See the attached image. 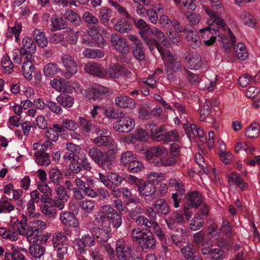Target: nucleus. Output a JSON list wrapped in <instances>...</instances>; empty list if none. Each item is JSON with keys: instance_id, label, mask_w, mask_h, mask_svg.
<instances>
[{"instance_id": "5fc2aeb1", "label": "nucleus", "mask_w": 260, "mask_h": 260, "mask_svg": "<svg viewBox=\"0 0 260 260\" xmlns=\"http://www.w3.org/2000/svg\"><path fill=\"white\" fill-rule=\"evenodd\" d=\"M49 176L50 180L54 184L59 185L61 177V173L60 170L57 168H53L50 170Z\"/></svg>"}, {"instance_id": "f8f14e48", "label": "nucleus", "mask_w": 260, "mask_h": 260, "mask_svg": "<svg viewBox=\"0 0 260 260\" xmlns=\"http://www.w3.org/2000/svg\"><path fill=\"white\" fill-rule=\"evenodd\" d=\"M88 28V35L96 42L99 47L103 46L105 41L102 34L106 32V30L98 24Z\"/></svg>"}, {"instance_id": "6e6d98bb", "label": "nucleus", "mask_w": 260, "mask_h": 260, "mask_svg": "<svg viewBox=\"0 0 260 260\" xmlns=\"http://www.w3.org/2000/svg\"><path fill=\"white\" fill-rule=\"evenodd\" d=\"M204 223L203 218L198 213L194 215L190 223V229L193 231H197L202 227Z\"/></svg>"}, {"instance_id": "2f4dec72", "label": "nucleus", "mask_w": 260, "mask_h": 260, "mask_svg": "<svg viewBox=\"0 0 260 260\" xmlns=\"http://www.w3.org/2000/svg\"><path fill=\"white\" fill-rule=\"evenodd\" d=\"M152 163L157 167L171 166L176 163V159L171 156H163L161 158L156 157L153 158Z\"/></svg>"}, {"instance_id": "864d4df0", "label": "nucleus", "mask_w": 260, "mask_h": 260, "mask_svg": "<svg viewBox=\"0 0 260 260\" xmlns=\"http://www.w3.org/2000/svg\"><path fill=\"white\" fill-rule=\"evenodd\" d=\"M148 133L145 130L139 129L135 132L133 136L131 137L130 142H134V140L144 141L148 139Z\"/></svg>"}, {"instance_id": "20e7f679", "label": "nucleus", "mask_w": 260, "mask_h": 260, "mask_svg": "<svg viewBox=\"0 0 260 260\" xmlns=\"http://www.w3.org/2000/svg\"><path fill=\"white\" fill-rule=\"evenodd\" d=\"M47 228L46 223L39 219H32L28 225V236L27 240L30 243L38 242L41 234Z\"/></svg>"}, {"instance_id": "4468645a", "label": "nucleus", "mask_w": 260, "mask_h": 260, "mask_svg": "<svg viewBox=\"0 0 260 260\" xmlns=\"http://www.w3.org/2000/svg\"><path fill=\"white\" fill-rule=\"evenodd\" d=\"M100 181L103 183L106 187L110 186V183L119 186L121 184L122 178L117 174L113 172H108L105 176L102 173H99Z\"/></svg>"}, {"instance_id": "052dcab7", "label": "nucleus", "mask_w": 260, "mask_h": 260, "mask_svg": "<svg viewBox=\"0 0 260 260\" xmlns=\"http://www.w3.org/2000/svg\"><path fill=\"white\" fill-rule=\"evenodd\" d=\"M241 150H244L248 153H252L255 150V148L246 142L241 143L239 142L237 143L235 146V151L236 152L238 153Z\"/></svg>"}, {"instance_id": "c9c22d12", "label": "nucleus", "mask_w": 260, "mask_h": 260, "mask_svg": "<svg viewBox=\"0 0 260 260\" xmlns=\"http://www.w3.org/2000/svg\"><path fill=\"white\" fill-rule=\"evenodd\" d=\"M154 208L158 214L166 215L170 211L169 206L164 199L157 200L154 204Z\"/></svg>"}, {"instance_id": "dca6fc26", "label": "nucleus", "mask_w": 260, "mask_h": 260, "mask_svg": "<svg viewBox=\"0 0 260 260\" xmlns=\"http://www.w3.org/2000/svg\"><path fill=\"white\" fill-rule=\"evenodd\" d=\"M23 218L19 220L15 217H13L10 222V225L14 230H17L20 235L28 236V228L27 223V219L24 215L22 216Z\"/></svg>"}, {"instance_id": "6ab92c4d", "label": "nucleus", "mask_w": 260, "mask_h": 260, "mask_svg": "<svg viewBox=\"0 0 260 260\" xmlns=\"http://www.w3.org/2000/svg\"><path fill=\"white\" fill-rule=\"evenodd\" d=\"M22 46L20 49L21 55L31 54L35 52L36 46L30 37L27 36L24 37L22 41Z\"/></svg>"}, {"instance_id": "8fccbe9b", "label": "nucleus", "mask_w": 260, "mask_h": 260, "mask_svg": "<svg viewBox=\"0 0 260 260\" xmlns=\"http://www.w3.org/2000/svg\"><path fill=\"white\" fill-rule=\"evenodd\" d=\"M235 50L237 57L241 60H245L248 57V53L245 46L242 43H238L235 46Z\"/></svg>"}, {"instance_id": "49530a36", "label": "nucleus", "mask_w": 260, "mask_h": 260, "mask_svg": "<svg viewBox=\"0 0 260 260\" xmlns=\"http://www.w3.org/2000/svg\"><path fill=\"white\" fill-rule=\"evenodd\" d=\"M187 41L190 47L193 48L198 47L201 44V41L197 32L190 31L188 33Z\"/></svg>"}, {"instance_id": "f704fd0d", "label": "nucleus", "mask_w": 260, "mask_h": 260, "mask_svg": "<svg viewBox=\"0 0 260 260\" xmlns=\"http://www.w3.org/2000/svg\"><path fill=\"white\" fill-rule=\"evenodd\" d=\"M146 179L149 182L155 185V184L165 180L166 177L165 174L162 173L150 172L147 175Z\"/></svg>"}, {"instance_id": "37998d69", "label": "nucleus", "mask_w": 260, "mask_h": 260, "mask_svg": "<svg viewBox=\"0 0 260 260\" xmlns=\"http://www.w3.org/2000/svg\"><path fill=\"white\" fill-rule=\"evenodd\" d=\"M1 64L6 74H12L14 72L13 64L8 54L3 55Z\"/></svg>"}, {"instance_id": "1a4fd4ad", "label": "nucleus", "mask_w": 260, "mask_h": 260, "mask_svg": "<svg viewBox=\"0 0 260 260\" xmlns=\"http://www.w3.org/2000/svg\"><path fill=\"white\" fill-rule=\"evenodd\" d=\"M55 191L56 196L54 199L52 198V201L50 203H52V205L59 210H62L64 207L65 203L69 199V195L62 186L55 187Z\"/></svg>"}, {"instance_id": "680f3d73", "label": "nucleus", "mask_w": 260, "mask_h": 260, "mask_svg": "<svg viewBox=\"0 0 260 260\" xmlns=\"http://www.w3.org/2000/svg\"><path fill=\"white\" fill-rule=\"evenodd\" d=\"M79 206L85 212L89 213L94 209L95 202L92 200H85L80 203Z\"/></svg>"}, {"instance_id": "0e129e2a", "label": "nucleus", "mask_w": 260, "mask_h": 260, "mask_svg": "<svg viewBox=\"0 0 260 260\" xmlns=\"http://www.w3.org/2000/svg\"><path fill=\"white\" fill-rule=\"evenodd\" d=\"M185 75L187 80L192 85H197L202 81V77L192 72L185 70Z\"/></svg>"}, {"instance_id": "c03bdc74", "label": "nucleus", "mask_w": 260, "mask_h": 260, "mask_svg": "<svg viewBox=\"0 0 260 260\" xmlns=\"http://www.w3.org/2000/svg\"><path fill=\"white\" fill-rule=\"evenodd\" d=\"M137 46L133 49V53L135 57L139 61H142L145 58V49L143 46L142 43H138Z\"/></svg>"}, {"instance_id": "a211bd4d", "label": "nucleus", "mask_w": 260, "mask_h": 260, "mask_svg": "<svg viewBox=\"0 0 260 260\" xmlns=\"http://www.w3.org/2000/svg\"><path fill=\"white\" fill-rule=\"evenodd\" d=\"M84 70L87 73L99 77H104L106 75L104 69L100 64L93 62L86 63Z\"/></svg>"}, {"instance_id": "c756f323", "label": "nucleus", "mask_w": 260, "mask_h": 260, "mask_svg": "<svg viewBox=\"0 0 260 260\" xmlns=\"http://www.w3.org/2000/svg\"><path fill=\"white\" fill-rule=\"evenodd\" d=\"M50 205L43 203L40 206V210L42 214L46 217L50 218H55L57 215V210L52 203H49Z\"/></svg>"}, {"instance_id": "338daca9", "label": "nucleus", "mask_w": 260, "mask_h": 260, "mask_svg": "<svg viewBox=\"0 0 260 260\" xmlns=\"http://www.w3.org/2000/svg\"><path fill=\"white\" fill-rule=\"evenodd\" d=\"M79 122L83 132L89 133L90 132L92 126L91 121L83 117H80Z\"/></svg>"}, {"instance_id": "aec40b11", "label": "nucleus", "mask_w": 260, "mask_h": 260, "mask_svg": "<svg viewBox=\"0 0 260 260\" xmlns=\"http://www.w3.org/2000/svg\"><path fill=\"white\" fill-rule=\"evenodd\" d=\"M37 187L43 193L41 196V202L43 203H50L52 201V189L46 182L37 183Z\"/></svg>"}, {"instance_id": "9b49d317", "label": "nucleus", "mask_w": 260, "mask_h": 260, "mask_svg": "<svg viewBox=\"0 0 260 260\" xmlns=\"http://www.w3.org/2000/svg\"><path fill=\"white\" fill-rule=\"evenodd\" d=\"M61 62L69 76H72L78 72V66L75 58L69 54H63L61 57Z\"/></svg>"}, {"instance_id": "bf43d9fd", "label": "nucleus", "mask_w": 260, "mask_h": 260, "mask_svg": "<svg viewBox=\"0 0 260 260\" xmlns=\"http://www.w3.org/2000/svg\"><path fill=\"white\" fill-rule=\"evenodd\" d=\"M66 17L75 25H79L81 23V19L78 15L75 12L67 10L65 12Z\"/></svg>"}, {"instance_id": "ea45409f", "label": "nucleus", "mask_w": 260, "mask_h": 260, "mask_svg": "<svg viewBox=\"0 0 260 260\" xmlns=\"http://www.w3.org/2000/svg\"><path fill=\"white\" fill-rule=\"evenodd\" d=\"M22 31V26L20 24H15L13 27H9L6 34L7 38L11 39L15 37V40L17 42L19 40L20 34Z\"/></svg>"}, {"instance_id": "3c124183", "label": "nucleus", "mask_w": 260, "mask_h": 260, "mask_svg": "<svg viewBox=\"0 0 260 260\" xmlns=\"http://www.w3.org/2000/svg\"><path fill=\"white\" fill-rule=\"evenodd\" d=\"M240 19L241 23L248 26L253 27L255 24L253 17L248 12H242L240 16Z\"/></svg>"}, {"instance_id": "4d7b16f0", "label": "nucleus", "mask_w": 260, "mask_h": 260, "mask_svg": "<svg viewBox=\"0 0 260 260\" xmlns=\"http://www.w3.org/2000/svg\"><path fill=\"white\" fill-rule=\"evenodd\" d=\"M60 70L57 65L53 63L46 64L44 68V73L46 76L49 77L54 75L59 72Z\"/></svg>"}, {"instance_id": "c85d7f7f", "label": "nucleus", "mask_w": 260, "mask_h": 260, "mask_svg": "<svg viewBox=\"0 0 260 260\" xmlns=\"http://www.w3.org/2000/svg\"><path fill=\"white\" fill-rule=\"evenodd\" d=\"M229 183L230 186L236 185L242 190L247 188V184L244 182L240 175L235 173H232L229 177Z\"/></svg>"}, {"instance_id": "a19ab883", "label": "nucleus", "mask_w": 260, "mask_h": 260, "mask_svg": "<svg viewBox=\"0 0 260 260\" xmlns=\"http://www.w3.org/2000/svg\"><path fill=\"white\" fill-rule=\"evenodd\" d=\"M58 104L65 108H71L74 105V99L70 95L67 94H60L56 99Z\"/></svg>"}, {"instance_id": "79ce46f5", "label": "nucleus", "mask_w": 260, "mask_h": 260, "mask_svg": "<svg viewBox=\"0 0 260 260\" xmlns=\"http://www.w3.org/2000/svg\"><path fill=\"white\" fill-rule=\"evenodd\" d=\"M35 161L37 164L42 166H49L50 160L49 155L42 151H37L35 154Z\"/></svg>"}, {"instance_id": "4c0bfd02", "label": "nucleus", "mask_w": 260, "mask_h": 260, "mask_svg": "<svg viewBox=\"0 0 260 260\" xmlns=\"http://www.w3.org/2000/svg\"><path fill=\"white\" fill-rule=\"evenodd\" d=\"M219 156L220 160L225 164L230 163L233 157L230 152H226V145L223 142L219 144Z\"/></svg>"}, {"instance_id": "f3484780", "label": "nucleus", "mask_w": 260, "mask_h": 260, "mask_svg": "<svg viewBox=\"0 0 260 260\" xmlns=\"http://www.w3.org/2000/svg\"><path fill=\"white\" fill-rule=\"evenodd\" d=\"M59 219L65 226L73 228H77L79 222L75 216L69 212H62L59 214Z\"/></svg>"}, {"instance_id": "e2e57ef3", "label": "nucleus", "mask_w": 260, "mask_h": 260, "mask_svg": "<svg viewBox=\"0 0 260 260\" xmlns=\"http://www.w3.org/2000/svg\"><path fill=\"white\" fill-rule=\"evenodd\" d=\"M259 128L257 124L252 123L246 129V135L250 138H256L259 134Z\"/></svg>"}, {"instance_id": "7c9ffc66", "label": "nucleus", "mask_w": 260, "mask_h": 260, "mask_svg": "<svg viewBox=\"0 0 260 260\" xmlns=\"http://www.w3.org/2000/svg\"><path fill=\"white\" fill-rule=\"evenodd\" d=\"M113 14L112 10L107 7H102L99 11V18L101 22L105 26L109 24V21Z\"/></svg>"}, {"instance_id": "de8ad7c7", "label": "nucleus", "mask_w": 260, "mask_h": 260, "mask_svg": "<svg viewBox=\"0 0 260 260\" xmlns=\"http://www.w3.org/2000/svg\"><path fill=\"white\" fill-rule=\"evenodd\" d=\"M82 19L86 23L88 27L98 25L99 22V19L89 12H86L84 13Z\"/></svg>"}, {"instance_id": "72a5a7b5", "label": "nucleus", "mask_w": 260, "mask_h": 260, "mask_svg": "<svg viewBox=\"0 0 260 260\" xmlns=\"http://www.w3.org/2000/svg\"><path fill=\"white\" fill-rule=\"evenodd\" d=\"M139 243L143 249L152 248L155 244V241L152 234L148 232H146V234Z\"/></svg>"}, {"instance_id": "13d9d810", "label": "nucleus", "mask_w": 260, "mask_h": 260, "mask_svg": "<svg viewBox=\"0 0 260 260\" xmlns=\"http://www.w3.org/2000/svg\"><path fill=\"white\" fill-rule=\"evenodd\" d=\"M29 251L30 254L35 257L40 258L44 254L45 248L40 245L36 244L30 246Z\"/></svg>"}, {"instance_id": "5701e85b", "label": "nucleus", "mask_w": 260, "mask_h": 260, "mask_svg": "<svg viewBox=\"0 0 260 260\" xmlns=\"http://www.w3.org/2000/svg\"><path fill=\"white\" fill-rule=\"evenodd\" d=\"M69 82L63 79H54L50 82L51 86L57 91L71 93V89L68 88Z\"/></svg>"}, {"instance_id": "cd10ccee", "label": "nucleus", "mask_w": 260, "mask_h": 260, "mask_svg": "<svg viewBox=\"0 0 260 260\" xmlns=\"http://www.w3.org/2000/svg\"><path fill=\"white\" fill-rule=\"evenodd\" d=\"M92 90L93 94V99L94 100L102 99L105 96H108L112 93V90L100 85L94 86Z\"/></svg>"}, {"instance_id": "9d476101", "label": "nucleus", "mask_w": 260, "mask_h": 260, "mask_svg": "<svg viewBox=\"0 0 260 260\" xmlns=\"http://www.w3.org/2000/svg\"><path fill=\"white\" fill-rule=\"evenodd\" d=\"M96 227L92 230V234L97 241L100 243L107 242L110 237V225L106 227L103 223H95Z\"/></svg>"}, {"instance_id": "7ed1b4c3", "label": "nucleus", "mask_w": 260, "mask_h": 260, "mask_svg": "<svg viewBox=\"0 0 260 260\" xmlns=\"http://www.w3.org/2000/svg\"><path fill=\"white\" fill-rule=\"evenodd\" d=\"M161 56L164 61L168 75H172L181 70L182 65L180 59L177 55L166 50Z\"/></svg>"}, {"instance_id": "69168bd1", "label": "nucleus", "mask_w": 260, "mask_h": 260, "mask_svg": "<svg viewBox=\"0 0 260 260\" xmlns=\"http://www.w3.org/2000/svg\"><path fill=\"white\" fill-rule=\"evenodd\" d=\"M108 221L110 223V225L112 224L113 228L116 229L119 228L122 224L121 217L117 212L110 217Z\"/></svg>"}, {"instance_id": "2eb2a0df", "label": "nucleus", "mask_w": 260, "mask_h": 260, "mask_svg": "<svg viewBox=\"0 0 260 260\" xmlns=\"http://www.w3.org/2000/svg\"><path fill=\"white\" fill-rule=\"evenodd\" d=\"M110 42L116 50L124 54L129 51L125 39L120 36L116 34H112L111 36Z\"/></svg>"}, {"instance_id": "58836bf2", "label": "nucleus", "mask_w": 260, "mask_h": 260, "mask_svg": "<svg viewBox=\"0 0 260 260\" xmlns=\"http://www.w3.org/2000/svg\"><path fill=\"white\" fill-rule=\"evenodd\" d=\"M124 73V69L119 64H113L109 66L106 74L109 75L112 78H118Z\"/></svg>"}, {"instance_id": "f03ea898", "label": "nucleus", "mask_w": 260, "mask_h": 260, "mask_svg": "<svg viewBox=\"0 0 260 260\" xmlns=\"http://www.w3.org/2000/svg\"><path fill=\"white\" fill-rule=\"evenodd\" d=\"M87 153L90 158L104 170H110L115 161L114 155L105 153L94 146L89 148Z\"/></svg>"}, {"instance_id": "a878e982", "label": "nucleus", "mask_w": 260, "mask_h": 260, "mask_svg": "<svg viewBox=\"0 0 260 260\" xmlns=\"http://www.w3.org/2000/svg\"><path fill=\"white\" fill-rule=\"evenodd\" d=\"M188 67L191 70H198L201 66L202 59L197 53H191L186 57Z\"/></svg>"}, {"instance_id": "774afa93", "label": "nucleus", "mask_w": 260, "mask_h": 260, "mask_svg": "<svg viewBox=\"0 0 260 260\" xmlns=\"http://www.w3.org/2000/svg\"><path fill=\"white\" fill-rule=\"evenodd\" d=\"M211 257L213 260H223L225 257L223 251L220 248H215L210 253Z\"/></svg>"}, {"instance_id": "6e6552de", "label": "nucleus", "mask_w": 260, "mask_h": 260, "mask_svg": "<svg viewBox=\"0 0 260 260\" xmlns=\"http://www.w3.org/2000/svg\"><path fill=\"white\" fill-rule=\"evenodd\" d=\"M135 126V121L129 116L120 117L114 123L113 128L120 133H128L132 131Z\"/></svg>"}, {"instance_id": "ddd939ff", "label": "nucleus", "mask_w": 260, "mask_h": 260, "mask_svg": "<svg viewBox=\"0 0 260 260\" xmlns=\"http://www.w3.org/2000/svg\"><path fill=\"white\" fill-rule=\"evenodd\" d=\"M25 59L22 67L23 75L27 80H31L33 78L32 74L35 70V67L34 65L35 59L31 54L26 55Z\"/></svg>"}, {"instance_id": "603ef678", "label": "nucleus", "mask_w": 260, "mask_h": 260, "mask_svg": "<svg viewBox=\"0 0 260 260\" xmlns=\"http://www.w3.org/2000/svg\"><path fill=\"white\" fill-rule=\"evenodd\" d=\"M51 22L54 30L63 29L67 25L63 19L56 15H54L51 18Z\"/></svg>"}, {"instance_id": "a18cd8bd", "label": "nucleus", "mask_w": 260, "mask_h": 260, "mask_svg": "<svg viewBox=\"0 0 260 260\" xmlns=\"http://www.w3.org/2000/svg\"><path fill=\"white\" fill-rule=\"evenodd\" d=\"M181 251L186 258H192V260H202L199 256H194V249L193 246L190 244H187L182 249Z\"/></svg>"}, {"instance_id": "39448f33", "label": "nucleus", "mask_w": 260, "mask_h": 260, "mask_svg": "<svg viewBox=\"0 0 260 260\" xmlns=\"http://www.w3.org/2000/svg\"><path fill=\"white\" fill-rule=\"evenodd\" d=\"M116 254L118 260H128L138 258L135 251L132 249L125 240L123 239H118L116 243Z\"/></svg>"}, {"instance_id": "4be33fe9", "label": "nucleus", "mask_w": 260, "mask_h": 260, "mask_svg": "<svg viewBox=\"0 0 260 260\" xmlns=\"http://www.w3.org/2000/svg\"><path fill=\"white\" fill-rule=\"evenodd\" d=\"M115 105L121 108L133 109L135 107L134 100L126 95H120L115 98Z\"/></svg>"}, {"instance_id": "393cba45", "label": "nucleus", "mask_w": 260, "mask_h": 260, "mask_svg": "<svg viewBox=\"0 0 260 260\" xmlns=\"http://www.w3.org/2000/svg\"><path fill=\"white\" fill-rule=\"evenodd\" d=\"M187 205L190 207L197 208L202 201L201 195L197 191H193L187 194Z\"/></svg>"}, {"instance_id": "473e14b6", "label": "nucleus", "mask_w": 260, "mask_h": 260, "mask_svg": "<svg viewBox=\"0 0 260 260\" xmlns=\"http://www.w3.org/2000/svg\"><path fill=\"white\" fill-rule=\"evenodd\" d=\"M32 36L37 44L41 47L44 48L48 45V40L44 32L40 29H35L32 32Z\"/></svg>"}, {"instance_id": "423d86ee", "label": "nucleus", "mask_w": 260, "mask_h": 260, "mask_svg": "<svg viewBox=\"0 0 260 260\" xmlns=\"http://www.w3.org/2000/svg\"><path fill=\"white\" fill-rule=\"evenodd\" d=\"M67 237L61 232L55 233L52 236V244L57 250V257H62L67 254L68 245L66 243Z\"/></svg>"}, {"instance_id": "412c9836", "label": "nucleus", "mask_w": 260, "mask_h": 260, "mask_svg": "<svg viewBox=\"0 0 260 260\" xmlns=\"http://www.w3.org/2000/svg\"><path fill=\"white\" fill-rule=\"evenodd\" d=\"M156 189L155 185L148 181H145L143 179L138 187V192L143 196H152L155 193Z\"/></svg>"}, {"instance_id": "b1692460", "label": "nucleus", "mask_w": 260, "mask_h": 260, "mask_svg": "<svg viewBox=\"0 0 260 260\" xmlns=\"http://www.w3.org/2000/svg\"><path fill=\"white\" fill-rule=\"evenodd\" d=\"M139 34L151 51L154 50L155 47H156L159 53L161 55L166 50L162 48L160 44L157 41L155 40L150 39L144 32L139 31Z\"/></svg>"}, {"instance_id": "0eeeda50", "label": "nucleus", "mask_w": 260, "mask_h": 260, "mask_svg": "<svg viewBox=\"0 0 260 260\" xmlns=\"http://www.w3.org/2000/svg\"><path fill=\"white\" fill-rule=\"evenodd\" d=\"M117 211L110 205L102 206L99 211L95 219V223H103L106 227L110 225L108 219Z\"/></svg>"}, {"instance_id": "e433bc0d", "label": "nucleus", "mask_w": 260, "mask_h": 260, "mask_svg": "<svg viewBox=\"0 0 260 260\" xmlns=\"http://www.w3.org/2000/svg\"><path fill=\"white\" fill-rule=\"evenodd\" d=\"M114 28L121 33H125L132 29V26L126 19L120 18L114 25Z\"/></svg>"}, {"instance_id": "09e8293b", "label": "nucleus", "mask_w": 260, "mask_h": 260, "mask_svg": "<svg viewBox=\"0 0 260 260\" xmlns=\"http://www.w3.org/2000/svg\"><path fill=\"white\" fill-rule=\"evenodd\" d=\"M0 235L5 239H9L11 241H16L18 239L17 232L11 231L5 228H0Z\"/></svg>"}, {"instance_id": "f257e3e1", "label": "nucleus", "mask_w": 260, "mask_h": 260, "mask_svg": "<svg viewBox=\"0 0 260 260\" xmlns=\"http://www.w3.org/2000/svg\"><path fill=\"white\" fill-rule=\"evenodd\" d=\"M203 8L209 17L207 20V26L199 29L204 44L207 46L213 44L218 35L223 44V48L226 52H229L233 43L235 41V37L231 30L229 28L228 29V37L224 35H218L214 25L215 24L225 30L226 26L224 20L218 16L217 13L212 12L208 6L204 5Z\"/></svg>"}, {"instance_id": "bb28decb", "label": "nucleus", "mask_w": 260, "mask_h": 260, "mask_svg": "<svg viewBox=\"0 0 260 260\" xmlns=\"http://www.w3.org/2000/svg\"><path fill=\"white\" fill-rule=\"evenodd\" d=\"M107 131L105 129H103L102 130V133H100V131H97L96 134L99 135L100 136L91 140V141L96 145L107 146L109 143L112 142L111 141L112 139L108 136L104 135L107 134Z\"/></svg>"}]
</instances>
